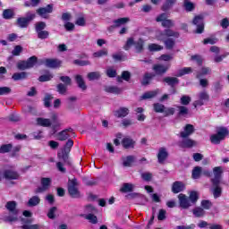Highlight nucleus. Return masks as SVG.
<instances>
[{
  "label": "nucleus",
  "mask_w": 229,
  "mask_h": 229,
  "mask_svg": "<svg viewBox=\"0 0 229 229\" xmlns=\"http://www.w3.org/2000/svg\"><path fill=\"white\" fill-rule=\"evenodd\" d=\"M112 58L114 62H124L126 60V56H124L122 52L113 54Z\"/></svg>",
  "instance_id": "47"
},
{
  "label": "nucleus",
  "mask_w": 229,
  "mask_h": 229,
  "mask_svg": "<svg viewBox=\"0 0 229 229\" xmlns=\"http://www.w3.org/2000/svg\"><path fill=\"white\" fill-rule=\"evenodd\" d=\"M73 64H74V65H79V67H85L87 65H90V61H89V60L82 61L80 59H75V60H73Z\"/></svg>",
  "instance_id": "58"
},
{
  "label": "nucleus",
  "mask_w": 229,
  "mask_h": 229,
  "mask_svg": "<svg viewBox=\"0 0 229 229\" xmlns=\"http://www.w3.org/2000/svg\"><path fill=\"white\" fill-rule=\"evenodd\" d=\"M75 81L79 87V89H81L82 90L87 89V84L85 83V80H83V76L78 74L75 75Z\"/></svg>",
  "instance_id": "24"
},
{
  "label": "nucleus",
  "mask_w": 229,
  "mask_h": 229,
  "mask_svg": "<svg viewBox=\"0 0 229 229\" xmlns=\"http://www.w3.org/2000/svg\"><path fill=\"white\" fill-rule=\"evenodd\" d=\"M188 199L190 200V203H192V205H196V203H198V199H199V195L198 194V191H192L190 192Z\"/></svg>",
  "instance_id": "32"
},
{
  "label": "nucleus",
  "mask_w": 229,
  "mask_h": 229,
  "mask_svg": "<svg viewBox=\"0 0 229 229\" xmlns=\"http://www.w3.org/2000/svg\"><path fill=\"white\" fill-rule=\"evenodd\" d=\"M113 22L116 28H121V26H123V24L130 22V18L128 17L119 18L114 20Z\"/></svg>",
  "instance_id": "33"
},
{
  "label": "nucleus",
  "mask_w": 229,
  "mask_h": 229,
  "mask_svg": "<svg viewBox=\"0 0 229 229\" xmlns=\"http://www.w3.org/2000/svg\"><path fill=\"white\" fill-rule=\"evenodd\" d=\"M5 208L13 214L5 216L4 218V223H15V221H19V209H17V202L16 201H8L5 205Z\"/></svg>",
  "instance_id": "1"
},
{
  "label": "nucleus",
  "mask_w": 229,
  "mask_h": 229,
  "mask_svg": "<svg viewBox=\"0 0 229 229\" xmlns=\"http://www.w3.org/2000/svg\"><path fill=\"white\" fill-rule=\"evenodd\" d=\"M25 62L27 63V66L29 67V69H33V67H35V65L38 64V57H37V55H32Z\"/></svg>",
  "instance_id": "29"
},
{
  "label": "nucleus",
  "mask_w": 229,
  "mask_h": 229,
  "mask_svg": "<svg viewBox=\"0 0 229 229\" xmlns=\"http://www.w3.org/2000/svg\"><path fill=\"white\" fill-rule=\"evenodd\" d=\"M51 80H53V74H44L39 76L38 78V81H40L41 83H44L45 81H51Z\"/></svg>",
  "instance_id": "62"
},
{
  "label": "nucleus",
  "mask_w": 229,
  "mask_h": 229,
  "mask_svg": "<svg viewBox=\"0 0 229 229\" xmlns=\"http://www.w3.org/2000/svg\"><path fill=\"white\" fill-rule=\"evenodd\" d=\"M105 90L108 93V94H123V88H119L117 86H107L105 88Z\"/></svg>",
  "instance_id": "23"
},
{
  "label": "nucleus",
  "mask_w": 229,
  "mask_h": 229,
  "mask_svg": "<svg viewBox=\"0 0 229 229\" xmlns=\"http://www.w3.org/2000/svg\"><path fill=\"white\" fill-rule=\"evenodd\" d=\"M213 174L215 177L210 179L211 183H215V185H217V183H221V179L223 178V167H214Z\"/></svg>",
  "instance_id": "9"
},
{
  "label": "nucleus",
  "mask_w": 229,
  "mask_h": 229,
  "mask_svg": "<svg viewBox=\"0 0 229 229\" xmlns=\"http://www.w3.org/2000/svg\"><path fill=\"white\" fill-rule=\"evenodd\" d=\"M13 11L12 9H5L3 12V17L4 19H13Z\"/></svg>",
  "instance_id": "60"
},
{
  "label": "nucleus",
  "mask_w": 229,
  "mask_h": 229,
  "mask_svg": "<svg viewBox=\"0 0 229 229\" xmlns=\"http://www.w3.org/2000/svg\"><path fill=\"white\" fill-rule=\"evenodd\" d=\"M169 69H171V64H154L152 67V70L154 71V74H156V76H164V74H165L167 72V71H169Z\"/></svg>",
  "instance_id": "7"
},
{
  "label": "nucleus",
  "mask_w": 229,
  "mask_h": 229,
  "mask_svg": "<svg viewBox=\"0 0 229 229\" xmlns=\"http://www.w3.org/2000/svg\"><path fill=\"white\" fill-rule=\"evenodd\" d=\"M194 146H196V141L187 138H184L181 143V148H194Z\"/></svg>",
  "instance_id": "25"
},
{
  "label": "nucleus",
  "mask_w": 229,
  "mask_h": 229,
  "mask_svg": "<svg viewBox=\"0 0 229 229\" xmlns=\"http://www.w3.org/2000/svg\"><path fill=\"white\" fill-rule=\"evenodd\" d=\"M116 80L118 83H123V81H130V80H131V72L123 71L122 72L121 76H117Z\"/></svg>",
  "instance_id": "21"
},
{
  "label": "nucleus",
  "mask_w": 229,
  "mask_h": 229,
  "mask_svg": "<svg viewBox=\"0 0 229 229\" xmlns=\"http://www.w3.org/2000/svg\"><path fill=\"white\" fill-rule=\"evenodd\" d=\"M185 189V183L180 181H175L172 184V192L174 194H179V192H183V190Z\"/></svg>",
  "instance_id": "18"
},
{
  "label": "nucleus",
  "mask_w": 229,
  "mask_h": 229,
  "mask_svg": "<svg viewBox=\"0 0 229 229\" xmlns=\"http://www.w3.org/2000/svg\"><path fill=\"white\" fill-rule=\"evenodd\" d=\"M155 74L154 72H145L143 75V79L141 80V85L143 87H148V85H151V81L155 79Z\"/></svg>",
  "instance_id": "17"
},
{
  "label": "nucleus",
  "mask_w": 229,
  "mask_h": 229,
  "mask_svg": "<svg viewBox=\"0 0 229 229\" xmlns=\"http://www.w3.org/2000/svg\"><path fill=\"white\" fill-rule=\"evenodd\" d=\"M69 153H71V152H67V150L62 149L61 152L57 153V157H58L59 160H63V162H64V164H66V165H72L71 157H69Z\"/></svg>",
  "instance_id": "16"
},
{
  "label": "nucleus",
  "mask_w": 229,
  "mask_h": 229,
  "mask_svg": "<svg viewBox=\"0 0 229 229\" xmlns=\"http://www.w3.org/2000/svg\"><path fill=\"white\" fill-rule=\"evenodd\" d=\"M165 37H174V38H180V32L174 31L171 29L165 30Z\"/></svg>",
  "instance_id": "45"
},
{
  "label": "nucleus",
  "mask_w": 229,
  "mask_h": 229,
  "mask_svg": "<svg viewBox=\"0 0 229 229\" xmlns=\"http://www.w3.org/2000/svg\"><path fill=\"white\" fill-rule=\"evenodd\" d=\"M210 68L209 67H202L201 72H197L196 78L197 80H199L200 78H203L204 76H207V74H210Z\"/></svg>",
  "instance_id": "35"
},
{
  "label": "nucleus",
  "mask_w": 229,
  "mask_h": 229,
  "mask_svg": "<svg viewBox=\"0 0 229 229\" xmlns=\"http://www.w3.org/2000/svg\"><path fill=\"white\" fill-rule=\"evenodd\" d=\"M163 28L167 29H171V28H174V21L171 20V19H166L165 21H164V22L161 23Z\"/></svg>",
  "instance_id": "53"
},
{
  "label": "nucleus",
  "mask_w": 229,
  "mask_h": 229,
  "mask_svg": "<svg viewBox=\"0 0 229 229\" xmlns=\"http://www.w3.org/2000/svg\"><path fill=\"white\" fill-rule=\"evenodd\" d=\"M46 28H47V24H46V21H38L35 24L36 33H38L39 31H44Z\"/></svg>",
  "instance_id": "42"
},
{
  "label": "nucleus",
  "mask_w": 229,
  "mask_h": 229,
  "mask_svg": "<svg viewBox=\"0 0 229 229\" xmlns=\"http://www.w3.org/2000/svg\"><path fill=\"white\" fill-rule=\"evenodd\" d=\"M101 78V73L99 72H91L88 73V79L89 81H94V80H99Z\"/></svg>",
  "instance_id": "51"
},
{
  "label": "nucleus",
  "mask_w": 229,
  "mask_h": 229,
  "mask_svg": "<svg viewBox=\"0 0 229 229\" xmlns=\"http://www.w3.org/2000/svg\"><path fill=\"white\" fill-rule=\"evenodd\" d=\"M69 137H71V135L68 134V132H66L65 131H62L57 133V140L61 141L67 140Z\"/></svg>",
  "instance_id": "54"
},
{
  "label": "nucleus",
  "mask_w": 229,
  "mask_h": 229,
  "mask_svg": "<svg viewBox=\"0 0 229 229\" xmlns=\"http://www.w3.org/2000/svg\"><path fill=\"white\" fill-rule=\"evenodd\" d=\"M134 45H135V40L133 39V38H129L125 45L123 46L124 51H130V48L131 47V46H134Z\"/></svg>",
  "instance_id": "59"
},
{
  "label": "nucleus",
  "mask_w": 229,
  "mask_h": 229,
  "mask_svg": "<svg viewBox=\"0 0 229 229\" xmlns=\"http://www.w3.org/2000/svg\"><path fill=\"white\" fill-rule=\"evenodd\" d=\"M194 131H195L194 125L191 123H187L184 126V131L180 132V137L182 139H189V137H191V135H192Z\"/></svg>",
  "instance_id": "13"
},
{
  "label": "nucleus",
  "mask_w": 229,
  "mask_h": 229,
  "mask_svg": "<svg viewBox=\"0 0 229 229\" xmlns=\"http://www.w3.org/2000/svg\"><path fill=\"white\" fill-rule=\"evenodd\" d=\"M163 83H166L168 87H171L172 89V94H176V85L180 83V80L176 77H165L163 78Z\"/></svg>",
  "instance_id": "10"
},
{
  "label": "nucleus",
  "mask_w": 229,
  "mask_h": 229,
  "mask_svg": "<svg viewBox=\"0 0 229 229\" xmlns=\"http://www.w3.org/2000/svg\"><path fill=\"white\" fill-rule=\"evenodd\" d=\"M36 13L42 19H49L48 13H53V4H47L46 7H39L36 10Z\"/></svg>",
  "instance_id": "8"
},
{
  "label": "nucleus",
  "mask_w": 229,
  "mask_h": 229,
  "mask_svg": "<svg viewBox=\"0 0 229 229\" xmlns=\"http://www.w3.org/2000/svg\"><path fill=\"white\" fill-rule=\"evenodd\" d=\"M122 146L124 149H133L135 148V140L131 137H125L122 140Z\"/></svg>",
  "instance_id": "19"
},
{
  "label": "nucleus",
  "mask_w": 229,
  "mask_h": 229,
  "mask_svg": "<svg viewBox=\"0 0 229 229\" xmlns=\"http://www.w3.org/2000/svg\"><path fill=\"white\" fill-rule=\"evenodd\" d=\"M205 17L202 14L196 15L192 20V24L197 27L194 33L201 35L205 31Z\"/></svg>",
  "instance_id": "4"
},
{
  "label": "nucleus",
  "mask_w": 229,
  "mask_h": 229,
  "mask_svg": "<svg viewBox=\"0 0 229 229\" xmlns=\"http://www.w3.org/2000/svg\"><path fill=\"white\" fill-rule=\"evenodd\" d=\"M68 194L73 199L81 197L80 190H78V179L76 177L68 180Z\"/></svg>",
  "instance_id": "3"
},
{
  "label": "nucleus",
  "mask_w": 229,
  "mask_h": 229,
  "mask_svg": "<svg viewBox=\"0 0 229 229\" xmlns=\"http://www.w3.org/2000/svg\"><path fill=\"white\" fill-rule=\"evenodd\" d=\"M21 145H17L14 148H12L11 150V157L15 158V157H18L20 151H21Z\"/></svg>",
  "instance_id": "63"
},
{
  "label": "nucleus",
  "mask_w": 229,
  "mask_h": 229,
  "mask_svg": "<svg viewBox=\"0 0 229 229\" xmlns=\"http://www.w3.org/2000/svg\"><path fill=\"white\" fill-rule=\"evenodd\" d=\"M192 214L193 216H195V217H205L207 212L205 211V209H203V208L197 207L192 209Z\"/></svg>",
  "instance_id": "31"
},
{
  "label": "nucleus",
  "mask_w": 229,
  "mask_h": 229,
  "mask_svg": "<svg viewBox=\"0 0 229 229\" xmlns=\"http://www.w3.org/2000/svg\"><path fill=\"white\" fill-rule=\"evenodd\" d=\"M73 146H74V141L72 139H69L66 141L63 150L67 151V153H71V149L72 148Z\"/></svg>",
  "instance_id": "56"
},
{
  "label": "nucleus",
  "mask_w": 229,
  "mask_h": 229,
  "mask_svg": "<svg viewBox=\"0 0 229 229\" xmlns=\"http://www.w3.org/2000/svg\"><path fill=\"white\" fill-rule=\"evenodd\" d=\"M169 157V152L165 148H160L157 153V162L158 164H164Z\"/></svg>",
  "instance_id": "15"
},
{
  "label": "nucleus",
  "mask_w": 229,
  "mask_h": 229,
  "mask_svg": "<svg viewBox=\"0 0 229 229\" xmlns=\"http://www.w3.org/2000/svg\"><path fill=\"white\" fill-rule=\"evenodd\" d=\"M162 49H164V47L157 43H151L148 45V51H151L152 53L162 51Z\"/></svg>",
  "instance_id": "48"
},
{
  "label": "nucleus",
  "mask_w": 229,
  "mask_h": 229,
  "mask_svg": "<svg viewBox=\"0 0 229 229\" xmlns=\"http://www.w3.org/2000/svg\"><path fill=\"white\" fill-rule=\"evenodd\" d=\"M217 42H219V39L216 37H210L208 38H204L202 41V44H204V46H207L208 44H210V46H214L216 44H217Z\"/></svg>",
  "instance_id": "41"
},
{
  "label": "nucleus",
  "mask_w": 229,
  "mask_h": 229,
  "mask_svg": "<svg viewBox=\"0 0 229 229\" xmlns=\"http://www.w3.org/2000/svg\"><path fill=\"white\" fill-rule=\"evenodd\" d=\"M103 56H108V50L106 48L93 53L94 58H101Z\"/></svg>",
  "instance_id": "44"
},
{
  "label": "nucleus",
  "mask_w": 229,
  "mask_h": 229,
  "mask_svg": "<svg viewBox=\"0 0 229 229\" xmlns=\"http://www.w3.org/2000/svg\"><path fill=\"white\" fill-rule=\"evenodd\" d=\"M38 38H40V40H46V38H49V31L47 30H40L39 32H37Z\"/></svg>",
  "instance_id": "61"
},
{
  "label": "nucleus",
  "mask_w": 229,
  "mask_h": 229,
  "mask_svg": "<svg viewBox=\"0 0 229 229\" xmlns=\"http://www.w3.org/2000/svg\"><path fill=\"white\" fill-rule=\"evenodd\" d=\"M28 78V72H15L13 74L12 79L13 81H20L21 80H26Z\"/></svg>",
  "instance_id": "26"
},
{
  "label": "nucleus",
  "mask_w": 229,
  "mask_h": 229,
  "mask_svg": "<svg viewBox=\"0 0 229 229\" xmlns=\"http://www.w3.org/2000/svg\"><path fill=\"white\" fill-rule=\"evenodd\" d=\"M178 0H165L161 6L162 12L167 13L172 10L173 6L176 4Z\"/></svg>",
  "instance_id": "20"
},
{
  "label": "nucleus",
  "mask_w": 229,
  "mask_h": 229,
  "mask_svg": "<svg viewBox=\"0 0 229 229\" xmlns=\"http://www.w3.org/2000/svg\"><path fill=\"white\" fill-rule=\"evenodd\" d=\"M178 199L181 208H183L184 210L189 208L191 205V200H189V197L183 193H180L178 195Z\"/></svg>",
  "instance_id": "11"
},
{
  "label": "nucleus",
  "mask_w": 229,
  "mask_h": 229,
  "mask_svg": "<svg viewBox=\"0 0 229 229\" xmlns=\"http://www.w3.org/2000/svg\"><path fill=\"white\" fill-rule=\"evenodd\" d=\"M157 94H158V92L152 90V91H147L145 92L142 96L141 98L142 99H153V98H157Z\"/></svg>",
  "instance_id": "46"
},
{
  "label": "nucleus",
  "mask_w": 229,
  "mask_h": 229,
  "mask_svg": "<svg viewBox=\"0 0 229 229\" xmlns=\"http://www.w3.org/2000/svg\"><path fill=\"white\" fill-rule=\"evenodd\" d=\"M221 183H212L213 186V196L215 199H217V198H221V194H223V188H221Z\"/></svg>",
  "instance_id": "22"
},
{
  "label": "nucleus",
  "mask_w": 229,
  "mask_h": 229,
  "mask_svg": "<svg viewBox=\"0 0 229 229\" xmlns=\"http://www.w3.org/2000/svg\"><path fill=\"white\" fill-rule=\"evenodd\" d=\"M36 17L37 15L35 13H27V17L18 18L16 24L19 26V28H28L30 22H31V21H33Z\"/></svg>",
  "instance_id": "5"
},
{
  "label": "nucleus",
  "mask_w": 229,
  "mask_h": 229,
  "mask_svg": "<svg viewBox=\"0 0 229 229\" xmlns=\"http://www.w3.org/2000/svg\"><path fill=\"white\" fill-rule=\"evenodd\" d=\"M202 173L203 169L201 166H195L191 173V178H193V180H199V178H201Z\"/></svg>",
  "instance_id": "28"
},
{
  "label": "nucleus",
  "mask_w": 229,
  "mask_h": 229,
  "mask_svg": "<svg viewBox=\"0 0 229 229\" xmlns=\"http://www.w3.org/2000/svg\"><path fill=\"white\" fill-rule=\"evenodd\" d=\"M85 219H88L92 225H98V216L92 213L86 215Z\"/></svg>",
  "instance_id": "55"
},
{
  "label": "nucleus",
  "mask_w": 229,
  "mask_h": 229,
  "mask_svg": "<svg viewBox=\"0 0 229 229\" xmlns=\"http://www.w3.org/2000/svg\"><path fill=\"white\" fill-rule=\"evenodd\" d=\"M227 135H229L228 128L218 127L216 133L210 136L211 144H221V140H225Z\"/></svg>",
  "instance_id": "2"
},
{
  "label": "nucleus",
  "mask_w": 229,
  "mask_h": 229,
  "mask_svg": "<svg viewBox=\"0 0 229 229\" xmlns=\"http://www.w3.org/2000/svg\"><path fill=\"white\" fill-rule=\"evenodd\" d=\"M200 208H203V210H210L212 208V201L208 199H203L200 202Z\"/></svg>",
  "instance_id": "49"
},
{
  "label": "nucleus",
  "mask_w": 229,
  "mask_h": 229,
  "mask_svg": "<svg viewBox=\"0 0 229 229\" xmlns=\"http://www.w3.org/2000/svg\"><path fill=\"white\" fill-rule=\"evenodd\" d=\"M38 4H40V0H30V2L27 1V2L24 3V6L26 8H30V7L35 8Z\"/></svg>",
  "instance_id": "57"
},
{
  "label": "nucleus",
  "mask_w": 229,
  "mask_h": 229,
  "mask_svg": "<svg viewBox=\"0 0 229 229\" xmlns=\"http://www.w3.org/2000/svg\"><path fill=\"white\" fill-rule=\"evenodd\" d=\"M134 162H135V157L127 156L123 164L124 167H131V164H133Z\"/></svg>",
  "instance_id": "50"
},
{
  "label": "nucleus",
  "mask_w": 229,
  "mask_h": 229,
  "mask_svg": "<svg viewBox=\"0 0 229 229\" xmlns=\"http://www.w3.org/2000/svg\"><path fill=\"white\" fill-rule=\"evenodd\" d=\"M37 123L39 126H43V128H49L51 126V120L47 118H37Z\"/></svg>",
  "instance_id": "30"
},
{
  "label": "nucleus",
  "mask_w": 229,
  "mask_h": 229,
  "mask_svg": "<svg viewBox=\"0 0 229 229\" xmlns=\"http://www.w3.org/2000/svg\"><path fill=\"white\" fill-rule=\"evenodd\" d=\"M182 6L184 10H186V12H193V10H195L196 8V6L194 5V3L189 0H184Z\"/></svg>",
  "instance_id": "36"
},
{
  "label": "nucleus",
  "mask_w": 229,
  "mask_h": 229,
  "mask_svg": "<svg viewBox=\"0 0 229 229\" xmlns=\"http://www.w3.org/2000/svg\"><path fill=\"white\" fill-rule=\"evenodd\" d=\"M56 89H57V92L62 95L67 92V86H65L64 83L57 84Z\"/></svg>",
  "instance_id": "64"
},
{
  "label": "nucleus",
  "mask_w": 229,
  "mask_h": 229,
  "mask_svg": "<svg viewBox=\"0 0 229 229\" xmlns=\"http://www.w3.org/2000/svg\"><path fill=\"white\" fill-rule=\"evenodd\" d=\"M13 148V145L12 143L3 144L0 146V153L2 155H4L5 153H10Z\"/></svg>",
  "instance_id": "34"
},
{
  "label": "nucleus",
  "mask_w": 229,
  "mask_h": 229,
  "mask_svg": "<svg viewBox=\"0 0 229 229\" xmlns=\"http://www.w3.org/2000/svg\"><path fill=\"white\" fill-rule=\"evenodd\" d=\"M134 47L136 49V53H142L144 51V39L140 38L137 41H134Z\"/></svg>",
  "instance_id": "27"
},
{
  "label": "nucleus",
  "mask_w": 229,
  "mask_h": 229,
  "mask_svg": "<svg viewBox=\"0 0 229 229\" xmlns=\"http://www.w3.org/2000/svg\"><path fill=\"white\" fill-rule=\"evenodd\" d=\"M114 117L117 119H124L130 114V109L128 107L122 106L113 112Z\"/></svg>",
  "instance_id": "12"
},
{
  "label": "nucleus",
  "mask_w": 229,
  "mask_h": 229,
  "mask_svg": "<svg viewBox=\"0 0 229 229\" xmlns=\"http://www.w3.org/2000/svg\"><path fill=\"white\" fill-rule=\"evenodd\" d=\"M192 72L191 67H184L178 71L177 78H182V76H185V74H191Z\"/></svg>",
  "instance_id": "43"
},
{
  "label": "nucleus",
  "mask_w": 229,
  "mask_h": 229,
  "mask_svg": "<svg viewBox=\"0 0 229 229\" xmlns=\"http://www.w3.org/2000/svg\"><path fill=\"white\" fill-rule=\"evenodd\" d=\"M37 205H40V197L33 196L28 201L29 207H37Z\"/></svg>",
  "instance_id": "39"
},
{
  "label": "nucleus",
  "mask_w": 229,
  "mask_h": 229,
  "mask_svg": "<svg viewBox=\"0 0 229 229\" xmlns=\"http://www.w3.org/2000/svg\"><path fill=\"white\" fill-rule=\"evenodd\" d=\"M120 192H133V184L124 182L123 186L120 188Z\"/></svg>",
  "instance_id": "37"
},
{
  "label": "nucleus",
  "mask_w": 229,
  "mask_h": 229,
  "mask_svg": "<svg viewBox=\"0 0 229 229\" xmlns=\"http://www.w3.org/2000/svg\"><path fill=\"white\" fill-rule=\"evenodd\" d=\"M19 172L12 170V169H6L4 171V178L5 180H19L20 178Z\"/></svg>",
  "instance_id": "14"
},
{
  "label": "nucleus",
  "mask_w": 229,
  "mask_h": 229,
  "mask_svg": "<svg viewBox=\"0 0 229 229\" xmlns=\"http://www.w3.org/2000/svg\"><path fill=\"white\" fill-rule=\"evenodd\" d=\"M164 44L165 46V49H168L169 51H171V49L174 47L176 41L172 38H168L164 41Z\"/></svg>",
  "instance_id": "38"
},
{
  "label": "nucleus",
  "mask_w": 229,
  "mask_h": 229,
  "mask_svg": "<svg viewBox=\"0 0 229 229\" xmlns=\"http://www.w3.org/2000/svg\"><path fill=\"white\" fill-rule=\"evenodd\" d=\"M153 109L156 114H164L165 110V106L160 103H155L153 104Z\"/></svg>",
  "instance_id": "40"
},
{
  "label": "nucleus",
  "mask_w": 229,
  "mask_h": 229,
  "mask_svg": "<svg viewBox=\"0 0 229 229\" xmlns=\"http://www.w3.org/2000/svg\"><path fill=\"white\" fill-rule=\"evenodd\" d=\"M41 64L46 65L48 69H60V67H62V60L57 58H46L41 61Z\"/></svg>",
  "instance_id": "6"
},
{
  "label": "nucleus",
  "mask_w": 229,
  "mask_h": 229,
  "mask_svg": "<svg viewBox=\"0 0 229 229\" xmlns=\"http://www.w3.org/2000/svg\"><path fill=\"white\" fill-rule=\"evenodd\" d=\"M41 185L47 191L49 187H51V178L49 177H42L41 178Z\"/></svg>",
  "instance_id": "52"
}]
</instances>
